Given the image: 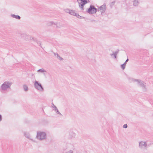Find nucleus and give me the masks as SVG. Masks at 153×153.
Here are the masks:
<instances>
[{
  "instance_id": "nucleus-1",
  "label": "nucleus",
  "mask_w": 153,
  "mask_h": 153,
  "mask_svg": "<svg viewBox=\"0 0 153 153\" xmlns=\"http://www.w3.org/2000/svg\"><path fill=\"white\" fill-rule=\"evenodd\" d=\"M129 81L130 82H136L137 85L141 88L143 92H146L147 91V87L146 85V83L140 79L130 78Z\"/></svg>"
},
{
  "instance_id": "nucleus-2",
  "label": "nucleus",
  "mask_w": 153,
  "mask_h": 153,
  "mask_svg": "<svg viewBox=\"0 0 153 153\" xmlns=\"http://www.w3.org/2000/svg\"><path fill=\"white\" fill-rule=\"evenodd\" d=\"M12 84V82L9 81L4 82L0 87V91L2 93L7 90V89L10 88V86Z\"/></svg>"
},
{
  "instance_id": "nucleus-3",
  "label": "nucleus",
  "mask_w": 153,
  "mask_h": 153,
  "mask_svg": "<svg viewBox=\"0 0 153 153\" xmlns=\"http://www.w3.org/2000/svg\"><path fill=\"white\" fill-rule=\"evenodd\" d=\"M36 138L39 140H45L47 138V134L45 132L40 131L37 132Z\"/></svg>"
},
{
  "instance_id": "nucleus-4",
  "label": "nucleus",
  "mask_w": 153,
  "mask_h": 153,
  "mask_svg": "<svg viewBox=\"0 0 153 153\" xmlns=\"http://www.w3.org/2000/svg\"><path fill=\"white\" fill-rule=\"evenodd\" d=\"M147 141H141L139 142V147L141 149H146L148 146H150L151 144V143L147 144Z\"/></svg>"
},
{
  "instance_id": "nucleus-5",
  "label": "nucleus",
  "mask_w": 153,
  "mask_h": 153,
  "mask_svg": "<svg viewBox=\"0 0 153 153\" xmlns=\"http://www.w3.org/2000/svg\"><path fill=\"white\" fill-rule=\"evenodd\" d=\"M34 86L36 89L40 91H44V88L42 85L36 80L34 82Z\"/></svg>"
},
{
  "instance_id": "nucleus-6",
  "label": "nucleus",
  "mask_w": 153,
  "mask_h": 153,
  "mask_svg": "<svg viewBox=\"0 0 153 153\" xmlns=\"http://www.w3.org/2000/svg\"><path fill=\"white\" fill-rule=\"evenodd\" d=\"M78 2L79 6L80 7H81V10H83L84 6L88 2L87 0H77Z\"/></svg>"
},
{
  "instance_id": "nucleus-7",
  "label": "nucleus",
  "mask_w": 153,
  "mask_h": 153,
  "mask_svg": "<svg viewBox=\"0 0 153 153\" xmlns=\"http://www.w3.org/2000/svg\"><path fill=\"white\" fill-rule=\"evenodd\" d=\"M94 5H90L89 8H88L87 10V12L89 14H94Z\"/></svg>"
},
{
  "instance_id": "nucleus-8",
  "label": "nucleus",
  "mask_w": 153,
  "mask_h": 153,
  "mask_svg": "<svg viewBox=\"0 0 153 153\" xmlns=\"http://www.w3.org/2000/svg\"><path fill=\"white\" fill-rule=\"evenodd\" d=\"M99 9L100 10L101 14L104 13L106 10V5L105 4H103L99 8Z\"/></svg>"
},
{
  "instance_id": "nucleus-9",
  "label": "nucleus",
  "mask_w": 153,
  "mask_h": 153,
  "mask_svg": "<svg viewBox=\"0 0 153 153\" xmlns=\"http://www.w3.org/2000/svg\"><path fill=\"white\" fill-rule=\"evenodd\" d=\"M76 136V134L73 131H71L69 133V137L71 138H74Z\"/></svg>"
},
{
  "instance_id": "nucleus-10",
  "label": "nucleus",
  "mask_w": 153,
  "mask_h": 153,
  "mask_svg": "<svg viewBox=\"0 0 153 153\" xmlns=\"http://www.w3.org/2000/svg\"><path fill=\"white\" fill-rule=\"evenodd\" d=\"M119 52V50H118V51H115L114 52H113V53L111 54L110 56L112 57L113 56H114V59H116L117 58V54Z\"/></svg>"
},
{
  "instance_id": "nucleus-11",
  "label": "nucleus",
  "mask_w": 153,
  "mask_h": 153,
  "mask_svg": "<svg viewBox=\"0 0 153 153\" xmlns=\"http://www.w3.org/2000/svg\"><path fill=\"white\" fill-rule=\"evenodd\" d=\"M128 59H127L126 60V61L123 64L121 65V67L123 70L125 68V67L126 64L127 62L128 61Z\"/></svg>"
},
{
  "instance_id": "nucleus-12",
  "label": "nucleus",
  "mask_w": 153,
  "mask_h": 153,
  "mask_svg": "<svg viewBox=\"0 0 153 153\" xmlns=\"http://www.w3.org/2000/svg\"><path fill=\"white\" fill-rule=\"evenodd\" d=\"M24 135L26 138L32 140H33L32 139L30 138V134L29 133L26 132H24Z\"/></svg>"
},
{
  "instance_id": "nucleus-13",
  "label": "nucleus",
  "mask_w": 153,
  "mask_h": 153,
  "mask_svg": "<svg viewBox=\"0 0 153 153\" xmlns=\"http://www.w3.org/2000/svg\"><path fill=\"white\" fill-rule=\"evenodd\" d=\"M53 54L58 59H60V60L63 59L57 53H54Z\"/></svg>"
},
{
  "instance_id": "nucleus-14",
  "label": "nucleus",
  "mask_w": 153,
  "mask_h": 153,
  "mask_svg": "<svg viewBox=\"0 0 153 153\" xmlns=\"http://www.w3.org/2000/svg\"><path fill=\"white\" fill-rule=\"evenodd\" d=\"M11 16L13 18H15L16 19L19 20L21 19V17L18 15H15L14 14H11Z\"/></svg>"
},
{
  "instance_id": "nucleus-15",
  "label": "nucleus",
  "mask_w": 153,
  "mask_h": 153,
  "mask_svg": "<svg viewBox=\"0 0 153 153\" xmlns=\"http://www.w3.org/2000/svg\"><path fill=\"white\" fill-rule=\"evenodd\" d=\"M58 24L57 22H54L53 21H50L48 23V26L52 25H57Z\"/></svg>"
},
{
  "instance_id": "nucleus-16",
  "label": "nucleus",
  "mask_w": 153,
  "mask_h": 153,
  "mask_svg": "<svg viewBox=\"0 0 153 153\" xmlns=\"http://www.w3.org/2000/svg\"><path fill=\"white\" fill-rule=\"evenodd\" d=\"M139 4V2L137 0H134L133 2V5L134 6H137Z\"/></svg>"
},
{
  "instance_id": "nucleus-17",
  "label": "nucleus",
  "mask_w": 153,
  "mask_h": 153,
  "mask_svg": "<svg viewBox=\"0 0 153 153\" xmlns=\"http://www.w3.org/2000/svg\"><path fill=\"white\" fill-rule=\"evenodd\" d=\"M33 40L36 42H37V43L39 45V46H41V42L39 41H38L37 40V39L36 38H33Z\"/></svg>"
},
{
  "instance_id": "nucleus-18",
  "label": "nucleus",
  "mask_w": 153,
  "mask_h": 153,
  "mask_svg": "<svg viewBox=\"0 0 153 153\" xmlns=\"http://www.w3.org/2000/svg\"><path fill=\"white\" fill-rule=\"evenodd\" d=\"M70 14L71 15H72L75 16L76 15V13L75 12V11L74 10H71L70 11Z\"/></svg>"
},
{
  "instance_id": "nucleus-19",
  "label": "nucleus",
  "mask_w": 153,
  "mask_h": 153,
  "mask_svg": "<svg viewBox=\"0 0 153 153\" xmlns=\"http://www.w3.org/2000/svg\"><path fill=\"white\" fill-rule=\"evenodd\" d=\"M37 72H38L43 73V72H46V71L45 70H44V69L42 68V69L38 70L37 71Z\"/></svg>"
},
{
  "instance_id": "nucleus-20",
  "label": "nucleus",
  "mask_w": 153,
  "mask_h": 153,
  "mask_svg": "<svg viewBox=\"0 0 153 153\" xmlns=\"http://www.w3.org/2000/svg\"><path fill=\"white\" fill-rule=\"evenodd\" d=\"M23 88L25 91H27L28 90V88L26 85H23Z\"/></svg>"
},
{
  "instance_id": "nucleus-21",
  "label": "nucleus",
  "mask_w": 153,
  "mask_h": 153,
  "mask_svg": "<svg viewBox=\"0 0 153 153\" xmlns=\"http://www.w3.org/2000/svg\"><path fill=\"white\" fill-rule=\"evenodd\" d=\"M94 13H95L97 11H99L100 10L99 9H97L96 8L94 7Z\"/></svg>"
},
{
  "instance_id": "nucleus-22",
  "label": "nucleus",
  "mask_w": 153,
  "mask_h": 153,
  "mask_svg": "<svg viewBox=\"0 0 153 153\" xmlns=\"http://www.w3.org/2000/svg\"><path fill=\"white\" fill-rule=\"evenodd\" d=\"M56 111V112L57 113V114H59L60 115H61L62 116V114L59 112V110L57 109H56L55 110Z\"/></svg>"
},
{
  "instance_id": "nucleus-23",
  "label": "nucleus",
  "mask_w": 153,
  "mask_h": 153,
  "mask_svg": "<svg viewBox=\"0 0 153 153\" xmlns=\"http://www.w3.org/2000/svg\"><path fill=\"white\" fill-rule=\"evenodd\" d=\"M52 107L53 108H54L53 110H55L56 109H57V108L56 107V106H55L54 105L53 103H52Z\"/></svg>"
},
{
  "instance_id": "nucleus-24",
  "label": "nucleus",
  "mask_w": 153,
  "mask_h": 153,
  "mask_svg": "<svg viewBox=\"0 0 153 153\" xmlns=\"http://www.w3.org/2000/svg\"><path fill=\"white\" fill-rule=\"evenodd\" d=\"M76 14L75 16H76L77 18L79 19H81L82 17L81 16H80L79 14L76 13Z\"/></svg>"
},
{
  "instance_id": "nucleus-25",
  "label": "nucleus",
  "mask_w": 153,
  "mask_h": 153,
  "mask_svg": "<svg viewBox=\"0 0 153 153\" xmlns=\"http://www.w3.org/2000/svg\"><path fill=\"white\" fill-rule=\"evenodd\" d=\"M71 10H70L68 9H66L65 10V11L66 12H67V13H68L69 14H70Z\"/></svg>"
},
{
  "instance_id": "nucleus-26",
  "label": "nucleus",
  "mask_w": 153,
  "mask_h": 153,
  "mask_svg": "<svg viewBox=\"0 0 153 153\" xmlns=\"http://www.w3.org/2000/svg\"><path fill=\"white\" fill-rule=\"evenodd\" d=\"M127 127H128V126H127V124H125L123 126V128H127Z\"/></svg>"
},
{
  "instance_id": "nucleus-27",
  "label": "nucleus",
  "mask_w": 153,
  "mask_h": 153,
  "mask_svg": "<svg viewBox=\"0 0 153 153\" xmlns=\"http://www.w3.org/2000/svg\"><path fill=\"white\" fill-rule=\"evenodd\" d=\"M66 153H73V151L70 150L66 152Z\"/></svg>"
},
{
  "instance_id": "nucleus-28",
  "label": "nucleus",
  "mask_w": 153,
  "mask_h": 153,
  "mask_svg": "<svg viewBox=\"0 0 153 153\" xmlns=\"http://www.w3.org/2000/svg\"><path fill=\"white\" fill-rule=\"evenodd\" d=\"M61 27V26L60 25L58 26V25H57L56 26V28H60V27Z\"/></svg>"
},
{
  "instance_id": "nucleus-29",
  "label": "nucleus",
  "mask_w": 153,
  "mask_h": 153,
  "mask_svg": "<svg viewBox=\"0 0 153 153\" xmlns=\"http://www.w3.org/2000/svg\"><path fill=\"white\" fill-rule=\"evenodd\" d=\"M2 117L1 115L0 114V121H1L2 120Z\"/></svg>"
}]
</instances>
